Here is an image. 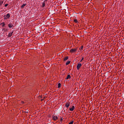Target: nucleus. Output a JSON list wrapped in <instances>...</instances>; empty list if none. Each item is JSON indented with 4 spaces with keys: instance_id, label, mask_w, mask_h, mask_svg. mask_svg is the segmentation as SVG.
Listing matches in <instances>:
<instances>
[{
    "instance_id": "f257e3e1",
    "label": "nucleus",
    "mask_w": 124,
    "mask_h": 124,
    "mask_svg": "<svg viewBox=\"0 0 124 124\" xmlns=\"http://www.w3.org/2000/svg\"><path fill=\"white\" fill-rule=\"evenodd\" d=\"M10 18V14H7L6 16H4V20H7V19H9Z\"/></svg>"
},
{
    "instance_id": "f03ea898",
    "label": "nucleus",
    "mask_w": 124,
    "mask_h": 124,
    "mask_svg": "<svg viewBox=\"0 0 124 124\" xmlns=\"http://www.w3.org/2000/svg\"><path fill=\"white\" fill-rule=\"evenodd\" d=\"M81 66H82V64H81V63L78 64V65L77 66V68L78 70H79V69H80V67H81Z\"/></svg>"
},
{
    "instance_id": "7ed1b4c3",
    "label": "nucleus",
    "mask_w": 124,
    "mask_h": 124,
    "mask_svg": "<svg viewBox=\"0 0 124 124\" xmlns=\"http://www.w3.org/2000/svg\"><path fill=\"white\" fill-rule=\"evenodd\" d=\"M77 51V49L74 48L70 50L71 53H75Z\"/></svg>"
},
{
    "instance_id": "20e7f679",
    "label": "nucleus",
    "mask_w": 124,
    "mask_h": 124,
    "mask_svg": "<svg viewBox=\"0 0 124 124\" xmlns=\"http://www.w3.org/2000/svg\"><path fill=\"white\" fill-rule=\"evenodd\" d=\"M74 109H75V107H74V106H73L72 108H69V110L71 111H73Z\"/></svg>"
},
{
    "instance_id": "39448f33",
    "label": "nucleus",
    "mask_w": 124,
    "mask_h": 124,
    "mask_svg": "<svg viewBox=\"0 0 124 124\" xmlns=\"http://www.w3.org/2000/svg\"><path fill=\"white\" fill-rule=\"evenodd\" d=\"M53 120H54V121H57V120H58V116H53Z\"/></svg>"
},
{
    "instance_id": "423d86ee",
    "label": "nucleus",
    "mask_w": 124,
    "mask_h": 124,
    "mask_svg": "<svg viewBox=\"0 0 124 124\" xmlns=\"http://www.w3.org/2000/svg\"><path fill=\"white\" fill-rule=\"evenodd\" d=\"M9 28H12V27H13V24H12V23H10L8 25Z\"/></svg>"
},
{
    "instance_id": "0eeeda50",
    "label": "nucleus",
    "mask_w": 124,
    "mask_h": 124,
    "mask_svg": "<svg viewBox=\"0 0 124 124\" xmlns=\"http://www.w3.org/2000/svg\"><path fill=\"white\" fill-rule=\"evenodd\" d=\"M71 78V76H70V75H68L66 79V80H68V79H70Z\"/></svg>"
},
{
    "instance_id": "6e6552de",
    "label": "nucleus",
    "mask_w": 124,
    "mask_h": 124,
    "mask_svg": "<svg viewBox=\"0 0 124 124\" xmlns=\"http://www.w3.org/2000/svg\"><path fill=\"white\" fill-rule=\"evenodd\" d=\"M65 106V107H66V108H68V107H69V106H70V104H69L68 103H66Z\"/></svg>"
},
{
    "instance_id": "1a4fd4ad",
    "label": "nucleus",
    "mask_w": 124,
    "mask_h": 124,
    "mask_svg": "<svg viewBox=\"0 0 124 124\" xmlns=\"http://www.w3.org/2000/svg\"><path fill=\"white\" fill-rule=\"evenodd\" d=\"M12 34H13V31L12 32L9 33L8 37H11Z\"/></svg>"
},
{
    "instance_id": "9d476101",
    "label": "nucleus",
    "mask_w": 124,
    "mask_h": 124,
    "mask_svg": "<svg viewBox=\"0 0 124 124\" xmlns=\"http://www.w3.org/2000/svg\"><path fill=\"white\" fill-rule=\"evenodd\" d=\"M42 7L43 8H44V7H45V1H44L42 3Z\"/></svg>"
},
{
    "instance_id": "9b49d317",
    "label": "nucleus",
    "mask_w": 124,
    "mask_h": 124,
    "mask_svg": "<svg viewBox=\"0 0 124 124\" xmlns=\"http://www.w3.org/2000/svg\"><path fill=\"white\" fill-rule=\"evenodd\" d=\"M26 5H27V4H23L21 6V8H24L25 6H26Z\"/></svg>"
},
{
    "instance_id": "f8f14e48",
    "label": "nucleus",
    "mask_w": 124,
    "mask_h": 124,
    "mask_svg": "<svg viewBox=\"0 0 124 124\" xmlns=\"http://www.w3.org/2000/svg\"><path fill=\"white\" fill-rule=\"evenodd\" d=\"M67 60H68V56H67V57H65V58H64V61H67Z\"/></svg>"
},
{
    "instance_id": "ddd939ff",
    "label": "nucleus",
    "mask_w": 124,
    "mask_h": 124,
    "mask_svg": "<svg viewBox=\"0 0 124 124\" xmlns=\"http://www.w3.org/2000/svg\"><path fill=\"white\" fill-rule=\"evenodd\" d=\"M69 63H70V61L67 62L66 63V65H68V64H69Z\"/></svg>"
},
{
    "instance_id": "4468645a",
    "label": "nucleus",
    "mask_w": 124,
    "mask_h": 124,
    "mask_svg": "<svg viewBox=\"0 0 124 124\" xmlns=\"http://www.w3.org/2000/svg\"><path fill=\"white\" fill-rule=\"evenodd\" d=\"M61 84L60 83H59L58 85V88H59V89H60V88H61Z\"/></svg>"
},
{
    "instance_id": "2eb2a0df",
    "label": "nucleus",
    "mask_w": 124,
    "mask_h": 124,
    "mask_svg": "<svg viewBox=\"0 0 124 124\" xmlns=\"http://www.w3.org/2000/svg\"><path fill=\"white\" fill-rule=\"evenodd\" d=\"M3 3V1L0 0V6Z\"/></svg>"
},
{
    "instance_id": "dca6fc26",
    "label": "nucleus",
    "mask_w": 124,
    "mask_h": 124,
    "mask_svg": "<svg viewBox=\"0 0 124 124\" xmlns=\"http://www.w3.org/2000/svg\"><path fill=\"white\" fill-rule=\"evenodd\" d=\"M74 22L77 24V23H78V20L77 19H74Z\"/></svg>"
},
{
    "instance_id": "f3484780",
    "label": "nucleus",
    "mask_w": 124,
    "mask_h": 124,
    "mask_svg": "<svg viewBox=\"0 0 124 124\" xmlns=\"http://www.w3.org/2000/svg\"><path fill=\"white\" fill-rule=\"evenodd\" d=\"M1 25H2V27H4V26L5 25V24L4 23V22H2Z\"/></svg>"
},
{
    "instance_id": "a211bd4d",
    "label": "nucleus",
    "mask_w": 124,
    "mask_h": 124,
    "mask_svg": "<svg viewBox=\"0 0 124 124\" xmlns=\"http://www.w3.org/2000/svg\"><path fill=\"white\" fill-rule=\"evenodd\" d=\"M79 50L80 51H82L83 50V46H81L80 48H79Z\"/></svg>"
},
{
    "instance_id": "6ab92c4d",
    "label": "nucleus",
    "mask_w": 124,
    "mask_h": 124,
    "mask_svg": "<svg viewBox=\"0 0 124 124\" xmlns=\"http://www.w3.org/2000/svg\"><path fill=\"white\" fill-rule=\"evenodd\" d=\"M25 113H29V110H26L25 111H24Z\"/></svg>"
},
{
    "instance_id": "aec40b11",
    "label": "nucleus",
    "mask_w": 124,
    "mask_h": 124,
    "mask_svg": "<svg viewBox=\"0 0 124 124\" xmlns=\"http://www.w3.org/2000/svg\"><path fill=\"white\" fill-rule=\"evenodd\" d=\"M84 60V57H82L81 60H80V62H82V61Z\"/></svg>"
},
{
    "instance_id": "412c9836",
    "label": "nucleus",
    "mask_w": 124,
    "mask_h": 124,
    "mask_svg": "<svg viewBox=\"0 0 124 124\" xmlns=\"http://www.w3.org/2000/svg\"><path fill=\"white\" fill-rule=\"evenodd\" d=\"M69 124H73V121L70 122Z\"/></svg>"
},
{
    "instance_id": "4be33fe9",
    "label": "nucleus",
    "mask_w": 124,
    "mask_h": 124,
    "mask_svg": "<svg viewBox=\"0 0 124 124\" xmlns=\"http://www.w3.org/2000/svg\"><path fill=\"white\" fill-rule=\"evenodd\" d=\"M8 6V4H6L5 5V7H6V6Z\"/></svg>"
},
{
    "instance_id": "5701e85b",
    "label": "nucleus",
    "mask_w": 124,
    "mask_h": 124,
    "mask_svg": "<svg viewBox=\"0 0 124 124\" xmlns=\"http://www.w3.org/2000/svg\"><path fill=\"white\" fill-rule=\"evenodd\" d=\"M62 120H63L62 118H61V120H60L61 122H62Z\"/></svg>"
},
{
    "instance_id": "b1692460",
    "label": "nucleus",
    "mask_w": 124,
    "mask_h": 124,
    "mask_svg": "<svg viewBox=\"0 0 124 124\" xmlns=\"http://www.w3.org/2000/svg\"><path fill=\"white\" fill-rule=\"evenodd\" d=\"M45 2H46V1H47V0H45Z\"/></svg>"
},
{
    "instance_id": "393cba45",
    "label": "nucleus",
    "mask_w": 124,
    "mask_h": 124,
    "mask_svg": "<svg viewBox=\"0 0 124 124\" xmlns=\"http://www.w3.org/2000/svg\"><path fill=\"white\" fill-rule=\"evenodd\" d=\"M22 103H24V102H23Z\"/></svg>"
}]
</instances>
